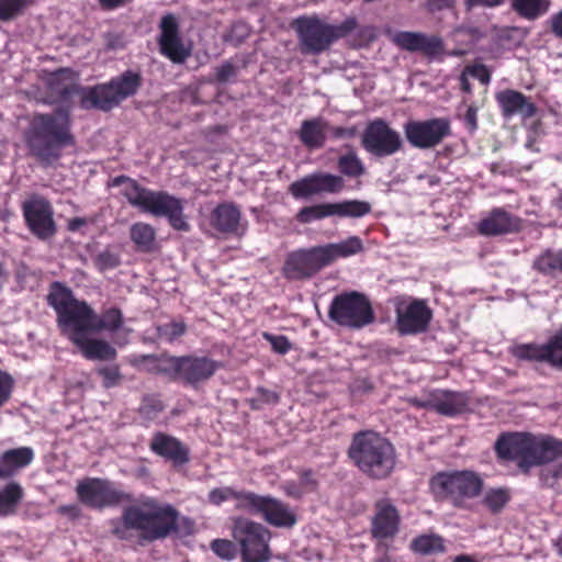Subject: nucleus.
Returning <instances> with one entry per match:
<instances>
[{"label": "nucleus", "mask_w": 562, "mask_h": 562, "mask_svg": "<svg viewBox=\"0 0 562 562\" xmlns=\"http://www.w3.org/2000/svg\"><path fill=\"white\" fill-rule=\"evenodd\" d=\"M211 549L216 555L226 560L234 559L236 554V548L229 540L216 539L212 542Z\"/></svg>", "instance_id": "nucleus-47"}, {"label": "nucleus", "mask_w": 562, "mask_h": 562, "mask_svg": "<svg viewBox=\"0 0 562 562\" xmlns=\"http://www.w3.org/2000/svg\"><path fill=\"white\" fill-rule=\"evenodd\" d=\"M550 22L553 34L557 37L562 38V11L553 14L550 19Z\"/></svg>", "instance_id": "nucleus-58"}, {"label": "nucleus", "mask_w": 562, "mask_h": 562, "mask_svg": "<svg viewBox=\"0 0 562 562\" xmlns=\"http://www.w3.org/2000/svg\"><path fill=\"white\" fill-rule=\"evenodd\" d=\"M140 85V77L133 71H126L109 83L97 86L89 90L83 98L86 108H98L108 111L119 105L123 100L133 95Z\"/></svg>", "instance_id": "nucleus-8"}, {"label": "nucleus", "mask_w": 562, "mask_h": 562, "mask_svg": "<svg viewBox=\"0 0 562 562\" xmlns=\"http://www.w3.org/2000/svg\"><path fill=\"white\" fill-rule=\"evenodd\" d=\"M34 459L33 449L20 447L9 449L0 456V479H8L27 467Z\"/></svg>", "instance_id": "nucleus-28"}, {"label": "nucleus", "mask_w": 562, "mask_h": 562, "mask_svg": "<svg viewBox=\"0 0 562 562\" xmlns=\"http://www.w3.org/2000/svg\"><path fill=\"white\" fill-rule=\"evenodd\" d=\"M23 497V490L20 484L11 482L0 490V515L8 516L15 513L19 503Z\"/></svg>", "instance_id": "nucleus-36"}, {"label": "nucleus", "mask_w": 562, "mask_h": 562, "mask_svg": "<svg viewBox=\"0 0 562 562\" xmlns=\"http://www.w3.org/2000/svg\"><path fill=\"white\" fill-rule=\"evenodd\" d=\"M465 120L468 124L472 127H476V111L473 108H469L465 114Z\"/></svg>", "instance_id": "nucleus-62"}, {"label": "nucleus", "mask_w": 562, "mask_h": 562, "mask_svg": "<svg viewBox=\"0 0 562 562\" xmlns=\"http://www.w3.org/2000/svg\"><path fill=\"white\" fill-rule=\"evenodd\" d=\"M549 0H512V8L524 19L536 20L548 12Z\"/></svg>", "instance_id": "nucleus-37"}, {"label": "nucleus", "mask_w": 562, "mask_h": 562, "mask_svg": "<svg viewBox=\"0 0 562 562\" xmlns=\"http://www.w3.org/2000/svg\"><path fill=\"white\" fill-rule=\"evenodd\" d=\"M469 77L470 76H469V74H467V70H464L463 74L460 77L461 88L465 92H470L471 91V86H470V82H469Z\"/></svg>", "instance_id": "nucleus-64"}, {"label": "nucleus", "mask_w": 562, "mask_h": 562, "mask_svg": "<svg viewBox=\"0 0 562 562\" xmlns=\"http://www.w3.org/2000/svg\"><path fill=\"white\" fill-rule=\"evenodd\" d=\"M404 131L411 145L417 148H430L450 134V124L446 119L411 121L405 125Z\"/></svg>", "instance_id": "nucleus-15"}, {"label": "nucleus", "mask_w": 562, "mask_h": 562, "mask_svg": "<svg viewBox=\"0 0 562 562\" xmlns=\"http://www.w3.org/2000/svg\"><path fill=\"white\" fill-rule=\"evenodd\" d=\"M263 336L271 344L272 349L278 353L284 355L291 348V344L285 336H274L271 334H265Z\"/></svg>", "instance_id": "nucleus-52"}, {"label": "nucleus", "mask_w": 562, "mask_h": 562, "mask_svg": "<svg viewBox=\"0 0 562 562\" xmlns=\"http://www.w3.org/2000/svg\"><path fill=\"white\" fill-rule=\"evenodd\" d=\"M504 2V0H465V5L468 9H471L473 7H497L501 5Z\"/></svg>", "instance_id": "nucleus-59"}, {"label": "nucleus", "mask_w": 562, "mask_h": 562, "mask_svg": "<svg viewBox=\"0 0 562 562\" xmlns=\"http://www.w3.org/2000/svg\"><path fill=\"white\" fill-rule=\"evenodd\" d=\"M431 318V312L423 301H402L396 306V325L401 334L424 331Z\"/></svg>", "instance_id": "nucleus-21"}, {"label": "nucleus", "mask_w": 562, "mask_h": 562, "mask_svg": "<svg viewBox=\"0 0 562 562\" xmlns=\"http://www.w3.org/2000/svg\"><path fill=\"white\" fill-rule=\"evenodd\" d=\"M164 409V405L159 400L145 398L140 406V413L148 419H153Z\"/></svg>", "instance_id": "nucleus-51"}, {"label": "nucleus", "mask_w": 562, "mask_h": 562, "mask_svg": "<svg viewBox=\"0 0 562 562\" xmlns=\"http://www.w3.org/2000/svg\"><path fill=\"white\" fill-rule=\"evenodd\" d=\"M211 224L222 233H236L240 226V211L232 203L220 204L212 212Z\"/></svg>", "instance_id": "nucleus-30"}, {"label": "nucleus", "mask_w": 562, "mask_h": 562, "mask_svg": "<svg viewBox=\"0 0 562 562\" xmlns=\"http://www.w3.org/2000/svg\"><path fill=\"white\" fill-rule=\"evenodd\" d=\"M150 449L156 454L172 461L173 464L180 465L189 461V451L177 438L169 435L157 432L153 436Z\"/></svg>", "instance_id": "nucleus-25"}, {"label": "nucleus", "mask_w": 562, "mask_h": 562, "mask_svg": "<svg viewBox=\"0 0 562 562\" xmlns=\"http://www.w3.org/2000/svg\"><path fill=\"white\" fill-rule=\"evenodd\" d=\"M247 494L248 493L235 492L233 488L227 487V486L218 487V488L212 490L209 493V501H210V503H212L214 505H221L224 502H227V501H231V499H235L236 501V506L238 508H241L240 505H239L240 498H241V496H246Z\"/></svg>", "instance_id": "nucleus-46"}, {"label": "nucleus", "mask_w": 562, "mask_h": 562, "mask_svg": "<svg viewBox=\"0 0 562 562\" xmlns=\"http://www.w3.org/2000/svg\"><path fill=\"white\" fill-rule=\"evenodd\" d=\"M338 167L340 172L349 178H357L366 172L363 162L355 151L340 156Z\"/></svg>", "instance_id": "nucleus-41"}, {"label": "nucleus", "mask_w": 562, "mask_h": 562, "mask_svg": "<svg viewBox=\"0 0 562 562\" xmlns=\"http://www.w3.org/2000/svg\"><path fill=\"white\" fill-rule=\"evenodd\" d=\"M30 0H0V20L9 21L18 16L29 5Z\"/></svg>", "instance_id": "nucleus-45"}, {"label": "nucleus", "mask_w": 562, "mask_h": 562, "mask_svg": "<svg viewBox=\"0 0 562 562\" xmlns=\"http://www.w3.org/2000/svg\"><path fill=\"white\" fill-rule=\"evenodd\" d=\"M333 134L337 138L351 137L355 135L353 128L336 127L333 130Z\"/></svg>", "instance_id": "nucleus-61"}, {"label": "nucleus", "mask_w": 562, "mask_h": 562, "mask_svg": "<svg viewBox=\"0 0 562 562\" xmlns=\"http://www.w3.org/2000/svg\"><path fill=\"white\" fill-rule=\"evenodd\" d=\"M510 498L507 488L498 487L488 490L484 497L483 504L493 513L501 512Z\"/></svg>", "instance_id": "nucleus-43"}, {"label": "nucleus", "mask_w": 562, "mask_h": 562, "mask_svg": "<svg viewBox=\"0 0 562 562\" xmlns=\"http://www.w3.org/2000/svg\"><path fill=\"white\" fill-rule=\"evenodd\" d=\"M470 77L479 79L482 83L490 81V74L483 65H474L465 68Z\"/></svg>", "instance_id": "nucleus-53"}, {"label": "nucleus", "mask_w": 562, "mask_h": 562, "mask_svg": "<svg viewBox=\"0 0 562 562\" xmlns=\"http://www.w3.org/2000/svg\"><path fill=\"white\" fill-rule=\"evenodd\" d=\"M321 246L291 252L284 263L283 272L289 279L307 278L326 267Z\"/></svg>", "instance_id": "nucleus-18"}, {"label": "nucleus", "mask_w": 562, "mask_h": 562, "mask_svg": "<svg viewBox=\"0 0 562 562\" xmlns=\"http://www.w3.org/2000/svg\"><path fill=\"white\" fill-rule=\"evenodd\" d=\"M483 477L472 470L443 471L430 480L434 495L462 507L467 501L477 497L483 490Z\"/></svg>", "instance_id": "nucleus-7"}, {"label": "nucleus", "mask_w": 562, "mask_h": 562, "mask_svg": "<svg viewBox=\"0 0 562 562\" xmlns=\"http://www.w3.org/2000/svg\"><path fill=\"white\" fill-rule=\"evenodd\" d=\"M47 301L57 313V322L64 334L87 321L90 313V306L83 301L76 300L71 290L59 282L50 285Z\"/></svg>", "instance_id": "nucleus-10"}, {"label": "nucleus", "mask_w": 562, "mask_h": 562, "mask_svg": "<svg viewBox=\"0 0 562 562\" xmlns=\"http://www.w3.org/2000/svg\"><path fill=\"white\" fill-rule=\"evenodd\" d=\"M178 516L170 504L145 497L138 504L126 507L122 518L125 527L137 530L142 539L155 541L177 530Z\"/></svg>", "instance_id": "nucleus-4"}, {"label": "nucleus", "mask_w": 562, "mask_h": 562, "mask_svg": "<svg viewBox=\"0 0 562 562\" xmlns=\"http://www.w3.org/2000/svg\"><path fill=\"white\" fill-rule=\"evenodd\" d=\"M14 381L8 373L0 371V407L10 398Z\"/></svg>", "instance_id": "nucleus-50"}, {"label": "nucleus", "mask_w": 562, "mask_h": 562, "mask_svg": "<svg viewBox=\"0 0 562 562\" xmlns=\"http://www.w3.org/2000/svg\"><path fill=\"white\" fill-rule=\"evenodd\" d=\"M362 146L371 155L387 157L397 153L402 147L398 132L391 128L383 120H374L368 124L362 135Z\"/></svg>", "instance_id": "nucleus-13"}, {"label": "nucleus", "mask_w": 562, "mask_h": 562, "mask_svg": "<svg viewBox=\"0 0 562 562\" xmlns=\"http://www.w3.org/2000/svg\"><path fill=\"white\" fill-rule=\"evenodd\" d=\"M495 449L502 459L517 461L520 468L548 464L543 479L550 486L553 481L562 480V440L550 436H535L526 432L502 435Z\"/></svg>", "instance_id": "nucleus-1"}, {"label": "nucleus", "mask_w": 562, "mask_h": 562, "mask_svg": "<svg viewBox=\"0 0 562 562\" xmlns=\"http://www.w3.org/2000/svg\"><path fill=\"white\" fill-rule=\"evenodd\" d=\"M87 224V220L82 217H74L68 221V229L70 232H77Z\"/></svg>", "instance_id": "nucleus-60"}, {"label": "nucleus", "mask_w": 562, "mask_h": 562, "mask_svg": "<svg viewBox=\"0 0 562 562\" xmlns=\"http://www.w3.org/2000/svg\"><path fill=\"white\" fill-rule=\"evenodd\" d=\"M328 216H333L331 203H322L303 207L296 214V220L302 224H307Z\"/></svg>", "instance_id": "nucleus-42"}, {"label": "nucleus", "mask_w": 562, "mask_h": 562, "mask_svg": "<svg viewBox=\"0 0 562 562\" xmlns=\"http://www.w3.org/2000/svg\"><path fill=\"white\" fill-rule=\"evenodd\" d=\"M400 517L393 505L382 501L376 505V513L372 521V535L376 539L393 537L398 530Z\"/></svg>", "instance_id": "nucleus-26"}, {"label": "nucleus", "mask_w": 562, "mask_h": 562, "mask_svg": "<svg viewBox=\"0 0 562 562\" xmlns=\"http://www.w3.org/2000/svg\"><path fill=\"white\" fill-rule=\"evenodd\" d=\"M329 317L349 328H362L374 321L369 300L358 292L336 296L329 307Z\"/></svg>", "instance_id": "nucleus-9"}, {"label": "nucleus", "mask_w": 562, "mask_h": 562, "mask_svg": "<svg viewBox=\"0 0 562 562\" xmlns=\"http://www.w3.org/2000/svg\"><path fill=\"white\" fill-rule=\"evenodd\" d=\"M175 368L189 383L194 384L211 378L217 369V363L209 358H177Z\"/></svg>", "instance_id": "nucleus-24"}, {"label": "nucleus", "mask_w": 562, "mask_h": 562, "mask_svg": "<svg viewBox=\"0 0 562 562\" xmlns=\"http://www.w3.org/2000/svg\"><path fill=\"white\" fill-rule=\"evenodd\" d=\"M24 139L34 157L44 164H52L59 159L63 147L74 144L69 115L61 110L33 115Z\"/></svg>", "instance_id": "nucleus-2"}, {"label": "nucleus", "mask_w": 562, "mask_h": 562, "mask_svg": "<svg viewBox=\"0 0 562 562\" xmlns=\"http://www.w3.org/2000/svg\"><path fill=\"white\" fill-rule=\"evenodd\" d=\"M328 123L321 119L306 120L301 125V142L308 148H321L326 140Z\"/></svg>", "instance_id": "nucleus-34"}, {"label": "nucleus", "mask_w": 562, "mask_h": 562, "mask_svg": "<svg viewBox=\"0 0 562 562\" xmlns=\"http://www.w3.org/2000/svg\"><path fill=\"white\" fill-rule=\"evenodd\" d=\"M239 505L241 509L261 515L265 520L277 527H292L296 521L294 514L283 503L272 497L251 493L241 496Z\"/></svg>", "instance_id": "nucleus-14"}, {"label": "nucleus", "mask_w": 562, "mask_h": 562, "mask_svg": "<svg viewBox=\"0 0 562 562\" xmlns=\"http://www.w3.org/2000/svg\"><path fill=\"white\" fill-rule=\"evenodd\" d=\"M392 41L405 50L422 52L427 56H437L442 50V42L439 37L417 32H396L392 36Z\"/></svg>", "instance_id": "nucleus-23"}, {"label": "nucleus", "mask_w": 562, "mask_h": 562, "mask_svg": "<svg viewBox=\"0 0 562 562\" xmlns=\"http://www.w3.org/2000/svg\"><path fill=\"white\" fill-rule=\"evenodd\" d=\"M284 493L294 498H299L304 494V488L301 486V484L295 482H286L283 485Z\"/></svg>", "instance_id": "nucleus-55"}, {"label": "nucleus", "mask_w": 562, "mask_h": 562, "mask_svg": "<svg viewBox=\"0 0 562 562\" xmlns=\"http://www.w3.org/2000/svg\"><path fill=\"white\" fill-rule=\"evenodd\" d=\"M97 331L81 324L77 325L65 335L76 345L85 358L89 360H112L116 356V351L108 342L93 339L91 335Z\"/></svg>", "instance_id": "nucleus-22"}, {"label": "nucleus", "mask_w": 562, "mask_h": 562, "mask_svg": "<svg viewBox=\"0 0 562 562\" xmlns=\"http://www.w3.org/2000/svg\"><path fill=\"white\" fill-rule=\"evenodd\" d=\"M348 454L360 471L374 479L386 477L395 465L392 443L374 431L356 434Z\"/></svg>", "instance_id": "nucleus-5"}, {"label": "nucleus", "mask_w": 562, "mask_h": 562, "mask_svg": "<svg viewBox=\"0 0 562 562\" xmlns=\"http://www.w3.org/2000/svg\"><path fill=\"white\" fill-rule=\"evenodd\" d=\"M235 75V68L232 64L222 65L216 72L217 80L221 82L227 81L231 77Z\"/></svg>", "instance_id": "nucleus-56"}, {"label": "nucleus", "mask_w": 562, "mask_h": 562, "mask_svg": "<svg viewBox=\"0 0 562 562\" xmlns=\"http://www.w3.org/2000/svg\"><path fill=\"white\" fill-rule=\"evenodd\" d=\"M233 537L240 544L244 562H266L269 559V531L246 518L234 522Z\"/></svg>", "instance_id": "nucleus-12"}, {"label": "nucleus", "mask_w": 562, "mask_h": 562, "mask_svg": "<svg viewBox=\"0 0 562 562\" xmlns=\"http://www.w3.org/2000/svg\"><path fill=\"white\" fill-rule=\"evenodd\" d=\"M371 205L364 201L348 200L338 203H331L333 216L340 217H362L369 214Z\"/></svg>", "instance_id": "nucleus-38"}, {"label": "nucleus", "mask_w": 562, "mask_h": 562, "mask_svg": "<svg viewBox=\"0 0 562 562\" xmlns=\"http://www.w3.org/2000/svg\"><path fill=\"white\" fill-rule=\"evenodd\" d=\"M112 187H120V193L128 203L144 213L167 217L178 231H188L182 212V201L164 191H151L140 187L135 180L120 176L112 180Z\"/></svg>", "instance_id": "nucleus-3"}, {"label": "nucleus", "mask_w": 562, "mask_h": 562, "mask_svg": "<svg viewBox=\"0 0 562 562\" xmlns=\"http://www.w3.org/2000/svg\"><path fill=\"white\" fill-rule=\"evenodd\" d=\"M516 226V221L509 213L503 210H494L482 220L479 229L483 235H499L514 231Z\"/></svg>", "instance_id": "nucleus-33"}, {"label": "nucleus", "mask_w": 562, "mask_h": 562, "mask_svg": "<svg viewBox=\"0 0 562 562\" xmlns=\"http://www.w3.org/2000/svg\"><path fill=\"white\" fill-rule=\"evenodd\" d=\"M158 38L160 53L173 63H183L190 55V48L183 43L179 33V23L173 14L161 18Z\"/></svg>", "instance_id": "nucleus-19"}, {"label": "nucleus", "mask_w": 562, "mask_h": 562, "mask_svg": "<svg viewBox=\"0 0 562 562\" xmlns=\"http://www.w3.org/2000/svg\"><path fill=\"white\" fill-rule=\"evenodd\" d=\"M412 548L423 554L441 552L445 549L443 540L438 536H420L413 541Z\"/></svg>", "instance_id": "nucleus-44"}, {"label": "nucleus", "mask_w": 562, "mask_h": 562, "mask_svg": "<svg viewBox=\"0 0 562 562\" xmlns=\"http://www.w3.org/2000/svg\"><path fill=\"white\" fill-rule=\"evenodd\" d=\"M23 214L30 231L41 239L52 237L56 232L53 209L43 198H32L24 202Z\"/></svg>", "instance_id": "nucleus-17"}, {"label": "nucleus", "mask_w": 562, "mask_h": 562, "mask_svg": "<svg viewBox=\"0 0 562 562\" xmlns=\"http://www.w3.org/2000/svg\"><path fill=\"white\" fill-rule=\"evenodd\" d=\"M100 374L105 380V386H112L119 379V370L116 368H103L100 370Z\"/></svg>", "instance_id": "nucleus-57"}, {"label": "nucleus", "mask_w": 562, "mask_h": 562, "mask_svg": "<svg viewBox=\"0 0 562 562\" xmlns=\"http://www.w3.org/2000/svg\"><path fill=\"white\" fill-rule=\"evenodd\" d=\"M123 323V315L117 308H109L101 316L97 315L90 307L89 316L87 321L81 322L82 326H87L92 331H114L121 327Z\"/></svg>", "instance_id": "nucleus-35"}, {"label": "nucleus", "mask_w": 562, "mask_h": 562, "mask_svg": "<svg viewBox=\"0 0 562 562\" xmlns=\"http://www.w3.org/2000/svg\"><path fill=\"white\" fill-rule=\"evenodd\" d=\"M299 484H301V486L304 490L308 486H313L314 481L312 480V473L311 472L303 473V475L301 476V482Z\"/></svg>", "instance_id": "nucleus-63"}, {"label": "nucleus", "mask_w": 562, "mask_h": 562, "mask_svg": "<svg viewBox=\"0 0 562 562\" xmlns=\"http://www.w3.org/2000/svg\"><path fill=\"white\" fill-rule=\"evenodd\" d=\"M186 327L182 323L172 322L158 327L159 337L172 341L183 335Z\"/></svg>", "instance_id": "nucleus-48"}, {"label": "nucleus", "mask_w": 562, "mask_h": 562, "mask_svg": "<svg viewBox=\"0 0 562 562\" xmlns=\"http://www.w3.org/2000/svg\"><path fill=\"white\" fill-rule=\"evenodd\" d=\"M77 76L75 71L69 68H60L46 78V83L53 95L67 99L76 87Z\"/></svg>", "instance_id": "nucleus-32"}, {"label": "nucleus", "mask_w": 562, "mask_h": 562, "mask_svg": "<svg viewBox=\"0 0 562 562\" xmlns=\"http://www.w3.org/2000/svg\"><path fill=\"white\" fill-rule=\"evenodd\" d=\"M327 266L339 258H347L363 250V243L360 237L351 236L339 243H331L321 246Z\"/></svg>", "instance_id": "nucleus-31"}, {"label": "nucleus", "mask_w": 562, "mask_h": 562, "mask_svg": "<svg viewBox=\"0 0 562 562\" xmlns=\"http://www.w3.org/2000/svg\"><path fill=\"white\" fill-rule=\"evenodd\" d=\"M344 188L340 176L327 172H315L290 186V192L295 199H305L322 193H337Z\"/></svg>", "instance_id": "nucleus-20"}, {"label": "nucleus", "mask_w": 562, "mask_h": 562, "mask_svg": "<svg viewBox=\"0 0 562 562\" xmlns=\"http://www.w3.org/2000/svg\"><path fill=\"white\" fill-rule=\"evenodd\" d=\"M357 27L355 18L340 24H330L318 15H302L292 22L302 54L318 55L327 50L336 41L345 37Z\"/></svg>", "instance_id": "nucleus-6"}, {"label": "nucleus", "mask_w": 562, "mask_h": 562, "mask_svg": "<svg viewBox=\"0 0 562 562\" xmlns=\"http://www.w3.org/2000/svg\"><path fill=\"white\" fill-rule=\"evenodd\" d=\"M533 267L544 274H555L562 272V251H547L542 254L537 258Z\"/></svg>", "instance_id": "nucleus-40"}, {"label": "nucleus", "mask_w": 562, "mask_h": 562, "mask_svg": "<svg viewBox=\"0 0 562 562\" xmlns=\"http://www.w3.org/2000/svg\"><path fill=\"white\" fill-rule=\"evenodd\" d=\"M258 401L263 402L266 404H277L279 402V396L276 392L259 387L257 390Z\"/></svg>", "instance_id": "nucleus-54"}, {"label": "nucleus", "mask_w": 562, "mask_h": 562, "mask_svg": "<svg viewBox=\"0 0 562 562\" xmlns=\"http://www.w3.org/2000/svg\"><path fill=\"white\" fill-rule=\"evenodd\" d=\"M431 405L438 413L453 416L468 409L469 398L464 393L440 391L434 395Z\"/></svg>", "instance_id": "nucleus-29"}, {"label": "nucleus", "mask_w": 562, "mask_h": 562, "mask_svg": "<svg viewBox=\"0 0 562 562\" xmlns=\"http://www.w3.org/2000/svg\"><path fill=\"white\" fill-rule=\"evenodd\" d=\"M498 104L505 116L510 117L515 114L524 119H530L536 114V106L520 92L515 90H504L496 97Z\"/></svg>", "instance_id": "nucleus-27"}, {"label": "nucleus", "mask_w": 562, "mask_h": 562, "mask_svg": "<svg viewBox=\"0 0 562 562\" xmlns=\"http://www.w3.org/2000/svg\"><path fill=\"white\" fill-rule=\"evenodd\" d=\"M510 352L519 360L544 362L552 367H562V327L544 345H516L512 348Z\"/></svg>", "instance_id": "nucleus-16"}, {"label": "nucleus", "mask_w": 562, "mask_h": 562, "mask_svg": "<svg viewBox=\"0 0 562 562\" xmlns=\"http://www.w3.org/2000/svg\"><path fill=\"white\" fill-rule=\"evenodd\" d=\"M156 232L147 223L138 222L131 227V239L142 250H151L155 244Z\"/></svg>", "instance_id": "nucleus-39"}, {"label": "nucleus", "mask_w": 562, "mask_h": 562, "mask_svg": "<svg viewBox=\"0 0 562 562\" xmlns=\"http://www.w3.org/2000/svg\"><path fill=\"white\" fill-rule=\"evenodd\" d=\"M78 499L86 506L102 509L130 502L131 495L104 479L87 477L76 486Z\"/></svg>", "instance_id": "nucleus-11"}, {"label": "nucleus", "mask_w": 562, "mask_h": 562, "mask_svg": "<svg viewBox=\"0 0 562 562\" xmlns=\"http://www.w3.org/2000/svg\"><path fill=\"white\" fill-rule=\"evenodd\" d=\"M95 266L100 271L113 269L120 265V258L117 255L104 250L95 257Z\"/></svg>", "instance_id": "nucleus-49"}]
</instances>
